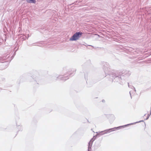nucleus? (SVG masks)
I'll return each mask as SVG.
<instances>
[{
  "instance_id": "nucleus-1",
  "label": "nucleus",
  "mask_w": 151,
  "mask_h": 151,
  "mask_svg": "<svg viewBox=\"0 0 151 151\" xmlns=\"http://www.w3.org/2000/svg\"><path fill=\"white\" fill-rule=\"evenodd\" d=\"M82 32H76L70 39V41H75L79 39L82 35Z\"/></svg>"
},
{
  "instance_id": "nucleus-2",
  "label": "nucleus",
  "mask_w": 151,
  "mask_h": 151,
  "mask_svg": "<svg viewBox=\"0 0 151 151\" xmlns=\"http://www.w3.org/2000/svg\"><path fill=\"white\" fill-rule=\"evenodd\" d=\"M118 127H116L114 128L111 129H107L104 131V133L106 134L110 133L111 132L115 130V129H116Z\"/></svg>"
},
{
  "instance_id": "nucleus-3",
  "label": "nucleus",
  "mask_w": 151,
  "mask_h": 151,
  "mask_svg": "<svg viewBox=\"0 0 151 151\" xmlns=\"http://www.w3.org/2000/svg\"><path fill=\"white\" fill-rule=\"evenodd\" d=\"M27 2L29 3H35L36 1L35 0H27Z\"/></svg>"
}]
</instances>
